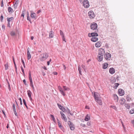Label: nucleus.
Here are the masks:
<instances>
[{
  "label": "nucleus",
  "instance_id": "f257e3e1",
  "mask_svg": "<svg viewBox=\"0 0 134 134\" xmlns=\"http://www.w3.org/2000/svg\"><path fill=\"white\" fill-rule=\"evenodd\" d=\"M48 57V54L46 53H45L41 55L40 57V59L41 61H44Z\"/></svg>",
  "mask_w": 134,
  "mask_h": 134
},
{
  "label": "nucleus",
  "instance_id": "f03ea898",
  "mask_svg": "<svg viewBox=\"0 0 134 134\" xmlns=\"http://www.w3.org/2000/svg\"><path fill=\"white\" fill-rule=\"evenodd\" d=\"M90 27L91 29L93 30H96H96L98 31L97 29V25L96 23L94 22L92 23L91 24Z\"/></svg>",
  "mask_w": 134,
  "mask_h": 134
},
{
  "label": "nucleus",
  "instance_id": "7ed1b4c3",
  "mask_svg": "<svg viewBox=\"0 0 134 134\" xmlns=\"http://www.w3.org/2000/svg\"><path fill=\"white\" fill-rule=\"evenodd\" d=\"M104 57L106 60H109L111 58V55L110 53H106L104 54Z\"/></svg>",
  "mask_w": 134,
  "mask_h": 134
},
{
  "label": "nucleus",
  "instance_id": "20e7f679",
  "mask_svg": "<svg viewBox=\"0 0 134 134\" xmlns=\"http://www.w3.org/2000/svg\"><path fill=\"white\" fill-rule=\"evenodd\" d=\"M82 3L83 6L85 8H87L89 7L90 5L87 0H84Z\"/></svg>",
  "mask_w": 134,
  "mask_h": 134
},
{
  "label": "nucleus",
  "instance_id": "39448f33",
  "mask_svg": "<svg viewBox=\"0 0 134 134\" xmlns=\"http://www.w3.org/2000/svg\"><path fill=\"white\" fill-rule=\"evenodd\" d=\"M88 15L90 18L91 19H93L95 16V15L93 12L92 10L90 11L88 13Z\"/></svg>",
  "mask_w": 134,
  "mask_h": 134
},
{
  "label": "nucleus",
  "instance_id": "423d86ee",
  "mask_svg": "<svg viewBox=\"0 0 134 134\" xmlns=\"http://www.w3.org/2000/svg\"><path fill=\"white\" fill-rule=\"evenodd\" d=\"M105 53V51L104 49L102 48L99 49L98 51V55L103 56Z\"/></svg>",
  "mask_w": 134,
  "mask_h": 134
},
{
  "label": "nucleus",
  "instance_id": "0eeeda50",
  "mask_svg": "<svg viewBox=\"0 0 134 134\" xmlns=\"http://www.w3.org/2000/svg\"><path fill=\"white\" fill-rule=\"evenodd\" d=\"M95 99V101L98 103L100 105H102V102L100 97L96 98Z\"/></svg>",
  "mask_w": 134,
  "mask_h": 134
},
{
  "label": "nucleus",
  "instance_id": "6e6552de",
  "mask_svg": "<svg viewBox=\"0 0 134 134\" xmlns=\"http://www.w3.org/2000/svg\"><path fill=\"white\" fill-rule=\"evenodd\" d=\"M98 36V34L96 32H92L91 34L89 33L88 34V36L89 37H97Z\"/></svg>",
  "mask_w": 134,
  "mask_h": 134
},
{
  "label": "nucleus",
  "instance_id": "1a4fd4ad",
  "mask_svg": "<svg viewBox=\"0 0 134 134\" xmlns=\"http://www.w3.org/2000/svg\"><path fill=\"white\" fill-rule=\"evenodd\" d=\"M118 92L120 96H122L124 95L125 92L122 89H119L118 90Z\"/></svg>",
  "mask_w": 134,
  "mask_h": 134
},
{
  "label": "nucleus",
  "instance_id": "9d476101",
  "mask_svg": "<svg viewBox=\"0 0 134 134\" xmlns=\"http://www.w3.org/2000/svg\"><path fill=\"white\" fill-rule=\"evenodd\" d=\"M68 124L70 126L71 130H74L75 129L73 123L70 121H69Z\"/></svg>",
  "mask_w": 134,
  "mask_h": 134
},
{
  "label": "nucleus",
  "instance_id": "9b49d317",
  "mask_svg": "<svg viewBox=\"0 0 134 134\" xmlns=\"http://www.w3.org/2000/svg\"><path fill=\"white\" fill-rule=\"evenodd\" d=\"M103 56L100 55H98L97 56V59L98 62L102 61L103 59Z\"/></svg>",
  "mask_w": 134,
  "mask_h": 134
},
{
  "label": "nucleus",
  "instance_id": "f8f14e48",
  "mask_svg": "<svg viewBox=\"0 0 134 134\" xmlns=\"http://www.w3.org/2000/svg\"><path fill=\"white\" fill-rule=\"evenodd\" d=\"M109 72L110 74H113L115 73V70L114 68L112 67L109 69Z\"/></svg>",
  "mask_w": 134,
  "mask_h": 134
},
{
  "label": "nucleus",
  "instance_id": "ddd939ff",
  "mask_svg": "<svg viewBox=\"0 0 134 134\" xmlns=\"http://www.w3.org/2000/svg\"><path fill=\"white\" fill-rule=\"evenodd\" d=\"M94 96L95 99L100 97V94L99 93L97 92H94Z\"/></svg>",
  "mask_w": 134,
  "mask_h": 134
},
{
  "label": "nucleus",
  "instance_id": "4468645a",
  "mask_svg": "<svg viewBox=\"0 0 134 134\" xmlns=\"http://www.w3.org/2000/svg\"><path fill=\"white\" fill-rule=\"evenodd\" d=\"M57 105L59 109L62 110L63 111L65 112L66 111V109L64 107L62 106L61 105L59 104H57Z\"/></svg>",
  "mask_w": 134,
  "mask_h": 134
},
{
  "label": "nucleus",
  "instance_id": "2eb2a0df",
  "mask_svg": "<svg viewBox=\"0 0 134 134\" xmlns=\"http://www.w3.org/2000/svg\"><path fill=\"white\" fill-rule=\"evenodd\" d=\"M31 16L32 18H34L35 19H36V15L35 13H31Z\"/></svg>",
  "mask_w": 134,
  "mask_h": 134
},
{
  "label": "nucleus",
  "instance_id": "dca6fc26",
  "mask_svg": "<svg viewBox=\"0 0 134 134\" xmlns=\"http://www.w3.org/2000/svg\"><path fill=\"white\" fill-rule=\"evenodd\" d=\"M126 100L125 99L122 98L119 100V102L121 105H123L124 104Z\"/></svg>",
  "mask_w": 134,
  "mask_h": 134
},
{
  "label": "nucleus",
  "instance_id": "f3484780",
  "mask_svg": "<svg viewBox=\"0 0 134 134\" xmlns=\"http://www.w3.org/2000/svg\"><path fill=\"white\" fill-rule=\"evenodd\" d=\"M27 94L28 96L30 98V100H32V98L31 97V94H32V93L30 90H29L27 91Z\"/></svg>",
  "mask_w": 134,
  "mask_h": 134
},
{
  "label": "nucleus",
  "instance_id": "a211bd4d",
  "mask_svg": "<svg viewBox=\"0 0 134 134\" xmlns=\"http://www.w3.org/2000/svg\"><path fill=\"white\" fill-rule=\"evenodd\" d=\"M29 48H28L27 49V59L28 60H29L31 57V55L30 54V52H29Z\"/></svg>",
  "mask_w": 134,
  "mask_h": 134
},
{
  "label": "nucleus",
  "instance_id": "6ab92c4d",
  "mask_svg": "<svg viewBox=\"0 0 134 134\" xmlns=\"http://www.w3.org/2000/svg\"><path fill=\"white\" fill-rule=\"evenodd\" d=\"M101 44L100 42L98 41L96 43L95 46L96 47L98 48L101 46Z\"/></svg>",
  "mask_w": 134,
  "mask_h": 134
},
{
  "label": "nucleus",
  "instance_id": "aec40b11",
  "mask_svg": "<svg viewBox=\"0 0 134 134\" xmlns=\"http://www.w3.org/2000/svg\"><path fill=\"white\" fill-rule=\"evenodd\" d=\"M108 64L106 63H105L103 65V69H106L108 67Z\"/></svg>",
  "mask_w": 134,
  "mask_h": 134
},
{
  "label": "nucleus",
  "instance_id": "412c9836",
  "mask_svg": "<svg viewBox=\"0 0 134 134\" xmlns=\"http://www.w3.org/2000/svg\"><path fill=\"white\" fill-rule=\"evenodd\" d=\"M98 40V38L94 37H92L91 38V40L93 42H96Z\"/></svg>",
  "mask_w": 134,
  "mask_h": 134
},
{
  "label": "nucleus",
  "instance_id": "4be33fe9",
  "mask_svg": "<svg viewBox=\"0 0 134 134\" xmlns=\"http://www.w3.org/2000/svg\"><path fill=\"white\" fill-rule=\"evenodd\" d=\"M114 99L115 102H118V97L116 94H114L113 95Z\"/></svg>",
  "mask_w": 134,
  "mask_h": 134
},
{
  "label": "nucleus",
  "instance_id": "5701e85b",
  "mask_svg": "<svg viewBox=\"0 0 134 134\" xmlns=\"http://www.w3.org/2000/svg\"><path fill=\"white\" fill-rule=\"evenodd\" d=\"M126 99L128 102H129L132 100V98L130 95H128L126 97Z\"/></svg>",
  "mask_w": 134,
  "mask_h": 134
},
{
  "label": "nucleus",
  "instance_id": "b1692460",
  "mask_svg": "<svg viewBox=\"0 0 134 134\" xmlns=\"http://www.w3.org/2000/svg\"><path fill=\"white\" fill-rule=\"evenodd\" d=\"M116 81V78L115 77H112L111 78L110 82L112 83H114Z\"/></svg>",
  "mask_w": 134,
  "mask_h": 134
},
{
  "label": "nucleus",
  "instance_id": "393cba45",
  "mask_svg": "<svg viewBox=\"0 0 134 134\" xmlns=\"http://www.w3.org/2000/svg\"><path fill=\"white\" fill-rule=\"evenodd\" d=\"M8 10L10 14L12 13L13 12V10L10 7L8 8Z\"/></svg>",
  "mask_w": 134,
  "mask_h": 134
},
{
  "label": "nucleus",
  "instance_id": "a878e982",
  "mask_svg": "<svg viewBox=\"0 0 134 134\" xmlns=\"http://www.w3.org/2000/svg\"><path fill=\"white\" fill-rule=\"evenodd\" d=\"M90 119V116L87 114L85 116V120L86 121H88Z\"/></svg>",
  "mask_w": 134,
  "mask_h": 134
},
{
  "label": "nucleus",
  "instance_id": "bb28decb",
  "mask_svg": "<svg viewBox=\"0 0 134 134\" xmlns=\"http://www.w3.org/2000/svg\"><path fill=\"white\" fill-rule=\"evenodd\" d=\"M7 19L8 22H10L11 21L14 19V18L12 17L10 18L7 17Z\"/></svg>",
  "mask_w": 134,
  "mask_h": 134
},
{
  "label": "nucleus",
  "instance_id": "cd10ccee",
  "mask_svg": "<svg viewBox=\"0 0 134 134\" xmlns=\"http://www.w3.org/2000/svg\"><path fill=\"white\" fill-rule=\"evenodd\" d=\"M53 34V32L52 30L49 33V37L50 38L53 37L54 36Z\"/></svg>",
  "mask_w": 134,
  "mask_h": 134
},
{
  "label": "nucleus",
  "instance_id": "c85d7f7f",
  "mask_svg": "<svg viewBox=\"0 0 134 134\" xmlns=\"http://www.w3.org/2000/svg\"><path fill=\"white\" fill-rule=\"evenodd\" d=\"M25 9H24L22 12L21 14V17L22 16L23 17V19H24V15L25 14Z\"/></svg>",
  "mask_w": 134,
  "mask_h": 134
},
{
  "label": "nucleus",
  "instance_id": "c756f323",
  "mask_svg": "<svg viewBox=\"0 0 134 134\" xmlns=\"http://www.w3.org/2000/svg\"><path fill=\"white\" fill-rule=\"evenodd\" d=\"M30 86L32 87L33 91H34L35 90V88L34 86V85L33 84V83L32 81H30Z\"/></svg>",
  "mask_w": 134,
  "mask_h": 134
},
{
  "label": "nucleus",
  "instance_id": "7c9ffc66",
  "mask_svg": "<svg viewBox=\"0 0 134 134\" xmlns=\"http://www.w3.org/2000/svg\"><path fill=\"white\" fill-rule=\"evenodd\" d=\"M119 84L118 83H115L114 84V86L113 87V88L114 89H116L118 87Z\"/></svg>",
  "mask_w": 134,
  "mask_h": 134
},
{
  "label": "nucleus",
  "instance_id": "2f4dec72",
  "mask_svg": "<svg viewBox=\"0 0 134 134\" xmlns=\"http://www.w3.org/2000/svg\"><path fill=\"white\" fill-rule=\"evenodd\" d=\"M62 119L65 121H67V119L65 114H63L62 116Z\"/></svg>",
  "mask_w": 134,
  "mask_h": 134
},
{
  "label": "nucleus",
  "instance_id": "473e14b6",
  "mask_svg": "<svg viewBox=\"0 0 134 134\" xmlns=\"http://www.w3.org/2000/svg\"><path fill=\"white\" fill-rule=\"evenodd\" d=\"M125 106L126 108L127 109H129L130 108V105L129 103H125Z\"/></svg>",
  "mask_w": 134,
  "mask_h": 134
},
{
  "label": "nucleus",
  "instance_id": "72a5a7b5",
  "mask_svg": "<svg viewBox=\"0 0 134 134\" xmlns=\"http://www.w3.org/2000/svg\"><path fill=\"white\" fill-rule=\"evenodd\" d=\"M29 79L30 80V81H32V77H31V72H29Z\"/></svg>",
  "mask_w": 134,
  "mask_h": 134
},
{
  "label": "nucleus",
  "instance_id": "f704fd0d",
  "mask_svg": "<svg viewBox=\"0 0 134 134\" xmlns=\"http://www.w3.org/2000/svg\"><path fill=\"white\" fill-rule=\"evenodd\" d=\"M63 87L65 91H69V88L68 87L65 86H63Z\"/></svg>",
  "mask_w": 134,
  "mask_h": 134
},
{
  "label": "nucleus",
  "instance_id": "c9c22d12",
  "mask_svg": "<svg viewBox=\"0 0 134 134\" xmlns=\"http://www.w3.org/2000/svg\"><path fill=\"white\" fill-rule=\"evenodd\" d=\"M60 92L61 94L63 96H65V92L63 90L60 91Z\"/></svg>",
  "mask_w": 134,
  "mask_h": 134
},
{
  "label": "nucleus",
  "instance_id": "e433bc0d",
  "mask_svg": "<svg viewBox=\"0 0 134 134\" xmlns=\"http://www.w3.org/2000/svg\"><path fill=\"white\" fill-rule=\"evenodd\" d=\"M10 35L12 36H14L15 35V34L14 31H12L10 33Z\"/></svg>",
  "mask_w": 134,
  "mask_h": 134
},
{
  "label": "nucleus",
  "instance_id": "4c0bfd02",
  "mask_svg": "<svg viewBox=\"0 0 134 134\" xmlns=\"http://www.w3.org/2000/svg\"><path fill=\"white\" fill-rule=\"evenodd\" d=\"M60 35L62 36V37L64 36V33L63 32L62 30H60Z\"/></svg>",
  "mask_w": 134,
  "mask_h": 134
},
{
  "label": "nucleus",
  "instance_id": "58836bf2",
  "mask_svg": "<svg viewBox=\"0 0 134 134\" xmlns=\"http://www.w3.org/2000/svg\"><path fill=\"white\" fill-rule=\"evenodd\" d=\"M4 66L5 70H7L8 69V66L7 63L5 64Z\"/></svg>",
  "mask_w": 134,
  "mask_h": 134
},
{
  "label": "nucleus",
  "instance_id": "ea45409f",
  "mask_svg": "<svg viewBox=\"0 0 134 134\" xmlns=\"http://www.w3.org/2000/svg\"><path fill=\"white\" fill-rule=\"evenodd\" d=\"M52 119L53 120L54 122H55V118L53 115L51 114L50 115Z\"/></svg>",
  "mask_w": 134,
  "mask_h": 134
},
{
  "label": "nucleus",
  "instance_id": "a19ab883",
  "mask_svg": "<svg viewBox=\"0 0 134 134\" xmlns=\"http://www.w3.org/2000/svg\"><path fill=\"white\" fill-rule=\"evenodd\" d=\"M23 102L24 104L25 105V106L26 107V108L28 109V107L26 105V102L25 101V99H23Z\"/></svg>",
  "mask_w": 134,
  "mask_h": 134
},
{
  "label": "nucleus",
  "instance_id": "79ce46f5",
  "mask_svg": "<svg viewBox=\"0 0 134 134\" xmlns=\"http://www.w3.org/2000/svg\"><path fill=\"white\" fill-rule=\"evenodd\" d=\"M78 70L79 71L80 74L81 75H82L81 72H82V69H81L80 66H79Z\"/></svg>",
  "mask_w": 134,
  "mask_h": 134
},
{
  "label": "nucleus",
  "instance_id": "37998d69",
  "mask_svg": "<svg viewBox=\"0 0 134 134\" xmlns=\"http://www.w3.org/2000/svg\"><path fill=\"white\" fill-rule=\"evenodd\" d=\"M3 18L4 17L3 16V15L2 14L0 17V20L1 22H2L3 21Z\"/></svg>",
  "mask_w": 134,
  "mask_h": 134
},
{
  "label": "nucleus",
  "instance_id": "c03bdc74",
  "mask_svg": "<svg viewBox=\"0 0 134 134\" xmlns=\"http://www.w3.org/2000/svg\"><path fill=\"white\" fill-rule=\"evenodd\" d=\"M130 113L131 114L134 113V108L132 109L130 111Z\"/></svg>",
  "mask_w": 134,
  "mask_h": 134
},
{
  "label": "nucleus",
  "instance_id": "a18cd8bd",
  "mask_svg": "<svg viewBox=\"0 0 134 134\" xmlns=\"http://www.w3.org/2000/svg\"><path fill=\"white\" fill-rule=\"evenodd\" d=\"M57 120H58V125L59 127L60 128V127H61V126H62L61 125V123L59 121V120L58 119H57Z\"/></svg>",
  "mask_w": 134,
  "mask_h": 134
},
{
  "label": "nucleus",
  "instance_id": "49530a36",
  "mask_svg": "<svg viewBox=\"0 0 134 134\" xmlns=\"http://www.w3.org/2000/svg\"><path fill=\"white\" fill-rule=\"evenodd\" d=\"M21 62L23 64V65L24 67V68H25V64L24 61L22 58H21Z\"/></svg>",
  "mask_w": 134,
  "mask_h": 134
},
{
  "label": "nucleus",
  "instance_id": "de8ad7c7",
  "mask_svg": "<svg viewBox=\"0 0 134 134\" xmlns=\"http://www.w3.org/2000/svg\"><path fill=\"white\" fill-rule=\"evenodd\" d=\"M111 107L112 108L114 109L115 110H117V108H116V106H115L111 105Z\"/></svg>",
  "mask_w": 134,
  "mask_h": 134
},
{
  "label": "nucleus",
  "instance_id": "09e8293b",
  "mask_svg": "<svg viewBox=\"0 0 134 134\" xmlns=\"http://www.w3.org/2000/svg\"><path fill=\"white\" fill-rule=\"evenodd\" d=\"M13 111H16V108L15 107V104H13Z\"/></svg>",
  "mask_w": 134,
  "mask_h": 134
},
{
  "label": "nucleus",
  "instance_id": "8fccbe9b",
  "mask_svg": "<svg viewBox=\"0 0 134 134\" xmlns=\"http://www.w3.org/2000/svg\"><path fill=\"white\" fill-rule=\"evenodd\" d=\"M81 67L82 68L83 70H84L86 71V67H85V66L82 65H81Z\"/></svg>",
  "mask_w": 134,
  "mask_h": 134
},
{
  "label": "nucleus",
  "instance_id": "3c124183",
  "mask_svg": "<svg viewBox=\"0 0 134 134\" xmlns=\"http://www.w3.org/2000/svg\"><path fill=\"white\" fill-rule=\"evenodd\" d=\"M58 89L59 90V91L62 90V88L60 86H58Z\"/></svg>",
  "mask_w": 134,
  "mask_h": 134
},
{
  "label": "nucleus",
  "instance_id": "603ef678",
  "mask_svg": "<svg viewBox=\"0 0 134 134\" xmlns=\"http://www.w3.org/2000/svg\"><path fill=\"white\" fill-rule=\"evenodd\" d=\"M8 88L9 91H10L11 90L10 87V84L9 82H8Z\"/></svg>",
  "mask_w": 134,
  "mask_h": 134
},
{
  "label": "nucleus",
  "instance_id": "864d4df0",
  "mask_svg": "<svg viewBox=\"0 0 134 134\" xmlns=\"http://www.w3.org/2000/svg\"><path fill=\"white\" fill-rule=\"evenodd\" d=\"M21 70L22 72H23V75H25L24 70L22 66L21 67Z\"/></svg>",
  "mask_w": 134,
  "mask_h": 134
},
{
  "label": "nucleus",
  "instance_id": "5fc2aeb1",
  "mask_svg": "<svg viewBox=\"0 0 134 134\" xmlns=\"http://www.w3.org/2000/svg\"><path fill=\"white\" fill-rule=\"evenodd\" d=\"M63 41H64L65 42H66V40H65V36L62 37Z\"/></svg>",
  "mask_w": 134,
  "mask_h": 134
},
{
  "label": "nucleus",
  "instance_id": "6e6d98bb",
  "mask_svg": "<svg viewBox=\"0 0 134 134\" xmlns=\"http://www.w3.org/2000/svg\"><path fill=\"white\" fill-rule=\"evenodd\" d=\"M60 129L64 132L65 131L64 128L63 126H62L61 127H60Z\"/></svg>",
  "mask_w": 134,
  "mask_h": 134
},
{
  "label": "nucleus",
  "instance_id": "4d7b16f0",
  "mask_svg": "<svg viewBox=\"0 0 134 134\" xmlns=\"http://www.w3.org/2000/svg\"><path fill=\"white\" fill-rule=\"evenodd\" d=\"M1 7H3L4 6L3 3V0H2L1 2Z\"/></svg>",
  "mask_w": 134,
  "mask_h": 134
},
{
  "label": "nucleus",
  "instance_id": "13d9d810",
  "mask_svg": "<svg viewBox=\"0 0 134 134\" xmlns=\"http://www.w3.org/2000/svg\"><path fill=\"white\" fill-rule=\"evenodd\" d=\"M7 26L8 27H11L10 24L9 22H8Z\"/></svg>",
  "mask_w": 134,
  "mask_h": 134
},
{
  "label": "nucleus",
  "instance_id": "bf43d9fd",
  "mask_svg": "<svg viewBox=\"0 0 134 134\" xmlns=\"http://www.w3.org/2000/svg\"><path fill=\"white\" fill-rule=\"evenodd\" d=\"M19 2L18 0H16V1L15 2V3L14 4H16L17 5H18Z\"/></svg>",
  "mask_w": 134,
  "mask_h": 134
},
{
  "label": "nucleus",
  "instance_id": "052dcab7",
  "mask_svg": "<svg viewBox=\"0 0 134 134\" xmlns=\"http://www.w3.org/2000/svg\"><path fill=\"white\" fill-rule=\"evenodd\" d=\"M13 6H14V8H15V9H16V8L17 7V6H18V5H16V4H14V5H13Z\"/></svg>",
  "mask_w": 134,
  "mask_h": 134
},
{
  "label": "nucleus",
  "instance_id": "680f3d73",
  "mask_svg": "<svg viewBox=\"0 0 134 134\" xmlns=\"http://www.w3.org/2000/svg\"><path fill=\"white\" fill-rule=\"evenodd\" d=\"M23 82L25 85H26V81L25 79H24L23 80Z\"/></svg>",
  "mask_w": 134,
  "mask_h": 134
},
{
  "label": "nucleus",
  "instance_id": "e2e57ef3",
  "mask_svg": "<svg viewBox=\"0 0 134 134\" xmlns=\"http://www.w3.org/2000/svg\"><path fill=\"white\" fill-rule=\"evenodd\" d=\"M27 19L31 22V19L29 16H27Z\"/></svg>",
  "mask_w": 134,
  "mask_h": 134
},
{
  "label": "nucleus",
  "instance_id": "0e129e2a",
  "mask_svg": "<svg viewBox=\"0 0 134 134\" xmlns=\"http://www.w3.org/2000/svg\"><path fill=\"white\" fill-rule=\"evenodd\" d=\"M2 28L3 30L4 29V30H5V26L4 25H3L2 26Z\"/></svg>",
  "mask_w": 134,
  "mask_h": 134
},
{
  "label": "nucleus",
  "instance_id": "69168bd1",
  "mask_svg": "<svg viewBox=\"0 0 134 134\" xmlns=\"http://www.w3.org/2000/svg\"><path fill=\"white\" fill-rule=\"evenodd\" d=\"M87 125L88 126H90L91 125V123L89 122H87Z\"/></svg>",
  "mask_w": 134,
  "mask_h": 134
},
{
  "label": "nucleus",
  "instance_id": "338daca9",
  "mask_svg": "<svg viewBox=\"0 0 134 134\" xmlns=\"http://www.w3.org/2000/svg\"><path fill=\"white\" fill-rule=\"evenodd\" d=\"M63 65L64 68V70H65V69H66V67L65 66V65L64 64H63Z\"/></svg>",
  "mask_w": 134,
  "mask_h": 134
},
{
  "label": "nucleus",
  "instance_id": "774afa93",
  "mask_svg": "<svg viewBox=\"0 0 134 134\" xmlns=\"http://www.w3.org/2000/svg\"><path fill=\"white\" fill-rule=\"evenodd\" d=\"M53 74L54 75H57L58 74L56 72H53Z\"/></svg>",
  "mask_w": 134,
  "mask_h": 134
}]
</instances>
